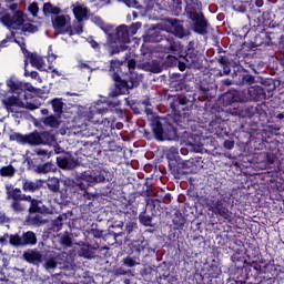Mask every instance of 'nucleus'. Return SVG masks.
Masks as SVG:
<instances>
[{"mask_svg":"<svg viewBox=\"0 0 284 284\" xmlns=\"http://www.w3.org/2000/svg\"><path fill=\"white\" fill-rule=\"evenodd\" d=\"M7 85L11 94H18L8 97V92L0 89V99L8 112H17V108H24L26 110H39L41 108L39 99L23 90V82L10 79L7 81Z\"/></svg>","mask_w":284,"mask_h":284,"instance_id":"f257e3e1","label":"nucleus"},{"mask_svg":"<svg viewBox=\"0 0 284 284\" xmlns=\"http://www.w3.org/2000/svg\"><path fill=\"white\" fill-rule=\"evenodd\" d=\"M276 90V85L272 88L267 87H250L247 90L230 91L224 95V99L229 105L232 103H247V101H265L272 97V93Z\"/></svg>","mask_w":284,"mask_h":284,"instance_id":"f03ea898","label":"nucleus"},{"mask_svg":"<svg viewBox=\"0 0 284 284\" xmlns=\"http://www.w3.org/2000/svg\"><path fill=\"white\" fill-rule=\"evenodd\" d=\"M108 112H110V109L108 108H91L90 111L87 112L88 123H82L81 125H78L77 133L80 134V136H83L84 139H90V136L101 139V136L103 135L99 134V126H97L99 120L97 119V115L108 114Z\"/></svg>","mask_w":284,"mask_h":284,"instance_id":"7ed1b4c3","label":"nucleus"},{"mask_svg":"<svg viewBox=\"0 0 284 284\" xmlns=\"http://www.w3.org/2000/svg\"><path fill=\"white\" fill-rule=\"evenodd\" d=\"M80 180L88 185H97L99 183H108L112 181V173L108 169L97 165L88 169L80 174Z\"/></svg>","mask_w":284,"mask_h":284,"instance_id":"20e7f679","label":"nucleus"},{"mask_svg":"<svg viewBox=\"0 0 284 284\" xmlns=\"http://www.w3.org/2000/svg\"><path fill=\"white\" fill-rule=\"evenodd\" d=\"M67 257H68V253L62 252L55 257L45 260V262L43 263V267L47 272L52 274V272H54V270L58 268L60 265L61 272L55 273L53 275L55 276V278L57 276H61V278H63V276H74V267L72 265L63 264V258H67Z\"/></svg>","mask_w":284,"mask_h":284,"instance_id":"39448f33","label":"nucleus"},{"mask_svg":"<svg viewBox=\"0 0 284 284\" xmlns=\"http://www.w3.org/2000/svg\"><path fill=\"white\" fill-rule=\"evenodd\" d=\"M169 168L173 174H187V161H183L179 155V148L171 146L166 151Z\"/></svg>","mask_w":284,"mask_h":284,"instance_id":"423d86ee","label":"nucleus"},{"mask_svg":"<svg viewBox=\"0 0 284 284\" xmlns=\"http://www.w3.org/2000/svg\"><path fill=\"white\" fill-rule=\"evenodd\" d=\"M185 13L191 21L194 22L193 24V31L196 32V34H207V28H210V24H207V20H205V16H203V12L196 11L194 8H192V4H189L187 8H185Z\"/></svg>","mask_w":284,"mask_h":284,"instance_id":"0eeeda50","label":"nucleus"},{"mask_svg":"<svg viewBox=\"0 0 284 284\" xmlns=\"http://www.w3.org/2000/svg\"><path fill=\"white\" fill-rule=\"evenodd\" d=\"M209 212H212L217 219H223L227 223H232V212L227 209V201L224 197L210 200L206 203Z\"/></svg>","mask_w":284,"mask_h":284,"instance_id":"6e6552de","label":"nucleus"},{"mask_svg":"<svg viewBox=\"0 0 284 284\" xmlns=\"http://www.w3.org/2000/svg\"><path fill=\"white\" fill-rule=\"evenodd\" d=\"M182 142L184 143V148L180 150L183 156H187L190 152H202L203 143H201V135L184 132L182 135Z\"/></svg>","mask_w":284,"mask_h":284,"instance_id":"1a4fd4ad","label":"nucleus"},{"mask_svg":"<svg viewBox=\"0 0 284 284\" xmlns=\"http://www.w3.org/2000/svg\"><path fill=\"white\" fill-rule=\"evenodd\" d=\"M10 245L13 247L37 245V234L32 231L24 232L22 235L11 234Z\"/></svg>","mask_w":284,"mask_h":284,"instance_id":"9d476101","label":"nucleus"},{"mask_svg":"<svg viewBox=\"0 0 284 284\" xmlns=\"http://www.w3.org/2000/svg\"><path fill=\"white\" fill-rule=\"evenodd\" d=\"M10 141L21 143V145H41V133L33 132L30 134L11 133L9 136Z\"/></svg>","mask_w":284,"mask_h":284,"instance_id":"9b49d317","label":"nucleus"},{"mask_svg":"<svg viewBox=\"0 0 284 284\" xmlns=\"http://www.w3.org/2000/svg\"><path fill=\"white\" fill-rule=\"evenodd\" d=\"M0 21L7 28L18 30V28H21V26H23L26 20L23 19V12L16 11L13 16H11L10 13H6L4 16H2Z\"/></svg>","mask_w":284,"mask_h":284,"instance_id":"f8f14e48","label":"nucleus"},{"mask_svg":"<svg viewBox=\"0 0 284 284\" xmlns=\"http://www.w3.org/2000/svg\"><path fill=\"white\" fill-rule=\"evenodd\" d=\"M139 85V80L130 78V80H121L115 83V90L110 93V97H119L121 94H125L132 88H136Z\"/></svg>","mask_w":284,"mask_h":284,"instance_id":"ddd939ff","label":"nucleus"},{"mask_svg":"<svg viewBox=\"0 0 284 284\" xmlns=\"http://www.w3.org/2000/svg\"><path fill=\"white\" fill-rule=\"evenodd\" d=\"M52 23L55 34H68L70 24H68L65 16L57 17Z\"/></svg>","mask_w":284,"mask_h":284,"instance_id":"4468645a","label":"nucleus"},{"mask_svg":"<svg viewBox=\"0 0 284 284\" xmlns=\"http://www.w3.org/2000/svg\"><path fill=\"white\" fill-rule=\"evenodd\" d=\"M95 125L98 130H102L103 136H110V132L114 130V116L104 118L101 122L98 120Z\"/></svg>","mask_w":284,"mask_h":284,"instance_id":"2eb2a0df","label":"nucleus"},{"mask_svg":"<svg viewBox=\"0 0 284 284\" xmlns=\"http://www.w3.org/2000/svg\"><path fill=\"white\" fill-rule=\"evenodd\" d=\"M57 163L62 170H74L77 160L72 155H61L57 158Z\"/></svg>","mask_w":284,"mask_h":284,"instance_id":"dca6fc26","label":"nucleus"},{"mask_svg":"<svg viewBox=\"0 0 284 284\" xmlns=\"http://www.w3.org/2000/svg\"><path fill=\"white\" fill-rule=\"evenodd\" d=\"M153 134L158 141H164V139H168V133H165V130H163V124H161V121L159 118H154L151 122Z\"/></svg>","mask_w":284,"mask_h":284,"instance_id":"f3484780","label":"nucleus"},{"mask_svg":"<svg viewBox=\"0 0 284 284\" xmlns=\"http://www.w3.org/2000/svg\"><path fill=\"white\" fill-rule=\"evenodd\" d=\"M4 189L8 201H22L23 193L21 189L14 187L12 184H6Z\"/></svg>","mask_w":284,"mask_h":284,"instance_id":"a211bd4d","label":"nucleus"},{"mask_svg":"<svg viewBox=\"0 0 284 284\" xmlns=\"http://www.w3.org/2000/svg\"><path fill=\"white\" fill-rule=\"evenodd\" d=\"M169 23L173 28V34H175V37H178L179 39H184V37H187V34H190V31L183 28L181 21L176 19H169Z\"/></svg>","mask_w":284,"mask_h":284,"instance_id":"6ab92c4d","label":"nucleus"},{"mask_svg":"<svg viewBox=\"0 0 284 284\" xmlns=\"http://www.w3.org/2000/svg\"><path fill=\"white\" fill-rule=\"evenodd\" d=\"M43 187V180H22V190L23 192H37V190H41Z\"/></svg>","mask_w":284,"mask_h":284,"instance_id":"aec40b11","label":"nucleus"},{"mask_svg":"<svg viewBox=\"0 0 284 284\" xmlns=\"http://www.w3.org/2000/svg\"><path fill=\"white\" fill-rule=\"evenodd\" d=\"M99 250V244L94 246L90 244H84L80 247L78 254L79 256H83V258H94L97 256V251Z\"/></svg>","mask_w":284,"mask_h":284,"instance_id":"412c9836","label":"nucleus"},{"mask_svg":"<svg viewBox=\"0 0 284 284\" xmlns=\"http://www.w3.org/2000/svg\"><path fill=\"white\" fill-rule=\"evenodd\" d=\"M115 39L118 43H130V31L128 26L122 24L116 28Z\"/></svg>","mask_w":284,"mask_h":284,"instance_id":"4be33fe9","label":"nucleus"},{"mask_svg":"<svg viewBox=\"0 0 284 284\" xmlns=\"http://www.w3.org/2000/svg\"><path fill=\"white\" fill-rule=\"evenodd\" d=\"M23 258L24 261H27V263H32L33 265H37V263H41V258H43V255L37 250H29L23 253Z\"/></svg>","mask_w":284,"mask_h":284,"instance_id":"5701e85b","label":"nucleus"},{"mask_svg":"<svg viewBox=\"0 0 284 284\" xmlns=\"http://www.w3.org/2000/svg\"><path fill=\"white\" fill-rule=\"evenodd\" d=\"M148 247V242L141 237L136 241H133L131 243V252L133 254H136L138 257L141 256V254H143V252H145V248Z\"/></svg>","mask_w":284,"mask_h":284,"instance_id":"b1692460","label":"nucleus"},{"mask_svg":"<svg viewBox=\"0 0 284 284\" xmlns=\"http://www.w3.org/2000/svg\"><path fill=\"white\" fill-rule=\"evenodd\" d=\"M89 12L90 11L88 10V8L79 2H77L73 6V14H74L77 21H83V19H88Z\"/></svg>","mask_w":284,"mask_h":284,"instance_id":"393cba45","label":"nucleus"},{"mask_svg":"<svg viewBox=\"0 0 284 284\" xmlns=\"http://www.w3.org/2000/svg\"><path fill=\"white\" fill-rule=\"evenodd\" d=\"M29 59L32 68L40 70V72H45V61L43 60V58H41V55L31 53Z\"/></svg>","mask_w":284,"mask_h":284,"instance_id":"a878e982","label":"nucleus"},{"mask_svg":"<svg viewBox=\"0 0 284 284\" xmlns=\"http://www.w3.org/2000/svg\"><path fill=\"white\" fill-rule=\"evenodd\" d=\"M51 105L55 116H61V114H63V105H65V103H63V99L54 98L51 100Z\"/></svg>","mask_w":284,"mask_h":284,"instance_id":"bb28decb","label":"nucleus"},{"mask_svg":"<svg viewBox=\"0 0 284 284\" xmlns=\"http://www.w3.org/2000/svg\"><path fill=\"white\" fill-rule=\"evenodd\" d=\"M57 171V165L52 162H47L44 164H40L37 168V172L39 174H50V172H55Z\"/></svg>","mask_w":284,"mask_h":284,"instance_id":"cd10ccee","label":"nucleus"},{"mask_svg":"<svg viewBox=\"0 0 284 284\" xmlns=\"http://www.w3.org/2000/svg\"><path fill=\"white\" fill-rule=\"evenodd\" d=\"M59 119H61V116L50 115V116L44 118L42 120V123L44 125H47V128H59V125L61 124V121H59Z\"/></svg>","mask_w":284,"mask_h":284,"instance_id":"c85d7f7f","label":"nucleus"},{"mask_svg":"<svg viewBox=\"0 0 284 284\" xmlns=\"http://www.w3.org/2000/svg\"><path fill=\"white\" fill-rule=\"evenodd\" d=\"M124 267H136V265H141V258L139 256H130L128 255L122 260Z\"/></svg>","mask_w":284,"mask_h":284,"instance_id":"c756f323","label":"nucleus"},{"mask_svg":"<svg viewBox=\"0 0 284 284\" xmlns=\"http://www.w3.org/2000/svg\"><path fill=\"white\" fill-rule=\"evenodd\" d=\"M43 203L39 200H32L30 203L29 212L30 214H43Z\"/></svg>","mask_w":284,"mask_h":284,"instance_id":"7c9ffc66","label":"nucleus"},{"mask_svg":"<svg viewBox=\"0 0 284 284\" xmlns=\"http://www.w3.org/2000/svg\"><path fill=\"white\" fill-rule=\"evenodd\" d=\"M40 139H41V145H52L57 141V138L54 134L50 132H42L40 133Z\"/></svg>","mask_w":284,"mask_h":284,"instance_id":"2f4dec72","label":"nucleus"},{"mask_svg":"<svg viewBox=\"0 0 284 284\" xmlns=\"http://www.w3.org/2000/svg\"><path fill=\"white\" fill-rule=\"evenodd\" d=\"M78 185L82 190V193H81L82 201H94L97 194L88 192V190L85 189V184H83V181H80Z\"/></svg>","mask_w":284,"mask_h":284,"instance_id":"473e14b6","label":"nucleus"},{"mask_svg":"<svg viewBox=\"0 0 284 284\" xmlns=\"http://www.w3.org/2000/svg\"><path fill=\"white\" fill-rule=\"evenodd\" d=\"M69 37H74V34H83V23L81 21H78L72 29V24L69 27L68 33Z\"/></svg>","mask_w":284,"mask_h":284,"instance_id":"72a5a7b5","label":"nucleus"},{"mask_svg":"<svg viewBox=\"0 0 284 284\" xmlns=\"http://www.w3.org/2000/svg\"><path fill=\"white\" fill-rule=\"evenodd\" d=\"M63 219H65V215H59L51 222V230L53 232H61L63 227Z\"/></svg>","mask_w":284,"mask_h":284,"instance_id":"f704fd0d","label":"nucleus"},{"mask_svg":"<svg viewBox=\"0 0 284 284\" xmlns=\"http://www.w3.org/2000/svg\"><path fill=\"white\" fill-rule=\"evenodd\" d=\"M125 232H126L129 239H132V236H134L139 232V224H136L135 222L126 223Z\"/></svg>","mask_w":284,"mask_h":284,"instance_id":"c9c22d12","label":"nucleus"},{"mask_svg":"<svg viewBox=\"0 0 284 284\" xmlns=\"http://www.w3.org/2000/svg\"><path fill=\"white\" fill-rule=\"evenodd\" d=\"M223 272L217 265H211L206 272L207 278H219Z\"/></svg>","mask_w":284,"mask_h":284,"instance_id":"e433bc0d","label":"nucleus"},{"mask_svg":"<svg viewBox=\"0 0 284 284\" xmlns=\"http://www.w3.org/2000/svg\"><path fill=\"white\" fill-rule=\"evenodd\" d=\"M47 185L51 192H59L61 182L59 181L58 178H51L48 180Z\"/></svg>","mask_w":284,"mask_h":284,"instance_id":"4c0bfd02","label":"nucleus"},{"mask_svg":"<svg viewBox=\"0 0 284 284\" xmlns=\"http://www.w3.org/2000/svg\"><path fill=\"white\" fill-rule=\"evenodd\" d=\"M28 223L29 225H34L36 227H40V225H44L45 221L41 215H34L28 219Z\"/></svg>","mask_w":284,"mask_h":284,"instance_id":"58836bf2","label":"nucleus"},{"mask_svg":"<svg viewBox=\"0 0 284 284\" xmlns=\"http://www.w3.org/2000/svg\"><path fill=\"white\" fill-rule=\"evenodd\" d=\"M21 201L23 200L12 201L10 205L11 210H13V212H17L18 214L26 210V204H23Z\"/></svg>","mask_w":284,"mask_h":284,"instance_id":"ea45409f","label":"nucleus"},{"mask_svg":"<svg viewBox=\"0 0 284 284\" xmlns=\"http://www.w3.org/2000/svg\"><path fill=\"white\" fill-rule=\"evenodd\" d=\"M43 12L44 14H59V12H61V9L53 7L50 2H47L43 4Z\"/></svg>","mask_w":284,"mask_h":284,"instance_id":"a19ab883","label":"nucleus"},{"mask_svg":"<svg viewBox=\"0 0 284 284\" xmlns=\"http://www.w3.org/2000/svg\"><path fill=\"white\" fill-rule=\"evenodd\" d=\"M16 172H17V170L12 165L2 166L0 169L1 176H10L11 178V176H14Z\"/></svg>","mask_w":284,"mask_h":284,"instance_id":"79ce46f5","label":"nucleus"},{"mask_svg":"<svg viewBox=\"0 0 284 284\" xmlns=\"http://www.w3.org/2000/svg\"><path fill=\"white\" fill-rule=\"evenodd\" d=\"M60 244H62L63 247H72V237H70V234H62L60 236Z\"/></svg>","mask_w":284,"mask_h":284,"instance_id":"37998d69","label":"nucleus"},{"mask_svg":"<svg viewBox=\"0 0 284 284\" xmlns=\"http://www.w3.org/2000/svg\"><path fill=\"white\" fill-rule=\"evenodd\" d=\"M158 201V203H170L172 201V194L166 193L164 197L156 199V200H148L146 205H150V203L153 204V207H155L154 202Z\"/></svg>","mask_w":284,"mask_h":284,"instance_id":"c03bdc74","label":"nucleus"},{"mask_svg":"<svg viewBox=\"0 0 284 284\" xmlns=\"http://www.w3.org/2000/svg\"><path fill=\"white\" fill-rule=\"evenodd\" d=\"M185 3H186L185 8H189L191 6L193 10H195V12H201V9L203 7V4L199 2V0H185Z\"/></svg>","mask_w":284,"mask_h":284,"instance_id":"a18cd8bd","label":"nucleus"},{"mask_svg":"<svg viewBox=\"0 0 284 284\" xmlns=\"http://www.w3.org/2000/svg\"><path fill=\"white\" fill-rule=\"evenodd\" d=\"M22 90L26 92H31L32 94H38L39 93V89L34 88V85H32V83L29 82H22Z\"/></svg>","mask_w":284,"mask_h":284,"instance_id":"49530a36","label":"nucleus"},{"mask_svg":"<svg viewBox=\"0 0 284 284\" xmlns=\"http://www.w3.org/2000/svg\"><path fill=\"white\" fill-rule=\"evenodd\" d=\"M184 60L186 61V65H192V63H196V53L189 50V52H186V54L184 55Z\"/></svg>","mask_w":284,"mask_h":284,"instance_id":"de8ad7c7","label":"nucleus"},{"mask_svg":"<svg viewBox=\"0 0 284 284\" xmlns=\"http://www.w3.org/2000/svg\"><path fill=\"white\" fill-rule=\"evenodd\" d=\"M22 32H29L30 34H34V32H39V28L34 24L27 23L22 26Z\"/></svg>","mask_w":284,"mask_h":284,"instance_id":"09e8293b","label":"nucleus"},{"mask_svg":"<svg viewBox=\"0 0 284 284\" xmlns=\"http://www.w3.org/2000/svg\"><path fill=\"white\" fill-rule=\"evenodd\" d=\"M140 223L142 225H145V227H149V225H152V216L145 215V213L140 214Z\"/></svg>","mask_w":284,"mask_h":284,"instance_id":"8fccbe9b","label":"nucleus"},{"mask_svg":"<svg viewBox=\"0 0 284 284\" xmlns=\"http://www.w3.org/2000/svg\"><path fill=\"white\" fill-rule=\"evenodd\" d=\"M94 23L98 26V28L102 29L103 32H105V34H108L110 32V29H108V27L105 26V22H103V20L99 17H95L93 19Z\"/></svg>","mask_w":284,"mask_h":284,"instance_id":"3c124183","label":"nucleus"},{"mask_svg":"<svg viewBox=\"0 0 284 284\" xmlns=\"http://www.w3.org/2000/svg\"><path fill=\"white\" fill-rule=\"evenodd\" d=\"M253 263H254L253 267H254L255 272L257 274H261V272H263V265H264V267L266 265L265 260H260L258 262H253Z\"/></svg>","mask_w":284,"mask_h":284,"instance_id":"603ef678","label":"nucleus"},{"mask_svg":"<svg viewBox=\"0 0 284 284\" xmlns=\"http://www.w3.org/2000/svg\"><path fill=\"white\" fill-rule=\"evenodd\" d=\"M254 114H256V108L247 106L244 109V116H246V119H252Z\"/></svg>","mask_w":284,"mask_h":284,"instance_id":"864d4df0","label":"nucleus"},{"mask_svg":"<svg viewBox=\"0 0 284 284\" xmlns=\"http://www.w3.org/2000/svg\"><path fill=\"white\" fill-rule=\"evenodd\" d=\"M141 28V22H134L130 27H128L129 34H136V32Z\"/></svg>","mask_w":284,"mask_h":284,"instance_id":"5fc2aeb1","label":"nucleus"},{"mask_svg":"<svg viewBox=\"0 0 284 284\" xmlns=\"http://www.w3.org/2000/svg\"><path fill=\"white\" fill-rule=\"evenodd\" d=\"M29 12L32 14V17H37V14H39V4L36 2L31 3L29 6Z\"/></svg>","mask_w":284,"mask_h":284,"instance_id":"6e6d98bb","label":"nucleus"},{"mask_svg":"<svg viewBox=\"0 0 284 284\" xmlns=\"http://www.w3.org/2000/svg\"><path fill=\"white\" fill-rule=\"evenodd\" d=\"M10 239H12V235H10L8 233H4L2 236H0V245H2V247L4 245H8V241H9V244H10Z\"/></svg>","mask_w":284,"mask_h":284,"instance_id":"4d7b16f0","label":"nucleus"},{"mask_svg":"<svg viewBox=\"0 0 284 284\" xmlns=\"http://www.w3.org/2000/svg\"><path fill=\"white\" fill-rule=\"evenodd\" d=\"M144 41L149 42V43H156L159 41H161V39L159 38V36H154V34H148L144 38Z\"/></svg>","mask_w":284,"mask_h":284,"instance_id":"13d9d810","label":"nucleus"},{"mask_svg":"<svg viewBox=\"0 0 284 284\" xmlns=\"http://www.w3.org/2000/svg\"><path fill=\"white\" fill-rule=\"evenodd\" d=\"M242 81H243L244 83H247L248 85H252V83H254V81H255V78H254V75H252V74H244V75L242 77Z\"/></svg>","mask_w":284,"mask_h":284,"instance_id":"bf43d9fd","label":"nucleus"},{"mask_svg":"<svg viewBox=\"0 0 284 284\" xmlns=\"http://www.w3.org/2000/svg\"><path fill=\"white\" fill-rule=\"evenodd\" d=\"M175 3H176V6L172 12L175 17H180V14L183 13V7H181V0H180V2H175Z\"/></svg>","mask_w":284,"mask_h":284,"instance_id":"052dcab7","label":"nucleus"},{"mask_svg":"<svg viewBox=\"0 0 284 284\" xmlns=\"http://www.w3.org/2000/svg\"><path fill=\"white\" fill-rule=\"evenodd\" d=\"M89 234H92V236H94V239H101V236H103V231H101L99 229H91Z\"/></svg>","mask_w":284,"mask_h":284,"instance_id":"680f3d73","label":"nucleus"},{"mask_svg":"<svg viewBox=\"0 0 284 284\" xmlns=\"http://www.w3.org/2000/svg\"><path fill=\"white\" fill-rule=\"evenodd\" d=\"M14 39V32H11L9 36L6 37L0 43V48H6V43L12 41Z\"/></svg>","mask_w":284,"mask_h":284,"instance_id":"e2e57ef3","label":"nucleus"},{"mask_svg":"<svg viewBox=\"0 0 284 284\" xmlns=\"http://www.w3.org/2000/svg\"><path fill=\"white\" fill-rule=\"evenodd\" d=\"M217 62L220 63V65H230V58H227L226 55H220Z\"/></svg>","mask_w":284,"mask_h":284,"instance_id":"0e129e2a","label":"nucleus"},{"mask_svg":"<svg viewBox=\"0 0 284 284\" xmlns=\"http://www.w3.org/2000/svg\"><path fill=\"white\" fill-rule=\"evenodd\" d=\"M151 64H152L151 71L154 72L155 74H159V72H161V64H159V62L156 61H152Z\"/></svg>","mask_w":284,"mask_h":284,"instance_id":"69168bd1","label":"nucleus"},{"mask_svg":"<svg viewBox=\"0 0 284 284\" xmlns=\"http://www.w3.org/2000/svg\"><path fill=\"white\" fill-rule=\"evenodd\" d=\"M122 1L128 8H136V4L139 3L136 0H118Z\"/></svg>","mask_w":284,"mask_h":284,"instance_id":"338daca9","label":"nucleus"},{"mask_svg":"<svg viewBox=\"0 0 284 284\" xmlns=\"http://www.w3.org/2000/svg\"><path fill=\"white\" fill-rule=\"evenodd\" d=\"M225 150H234V141L225 140L223 143Z\"/></svg>","mask_w":284,"mask_h":284,"instance_id":"774afa93","label":"nucleus"}]
</instances>
